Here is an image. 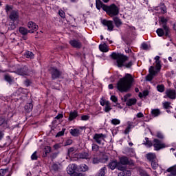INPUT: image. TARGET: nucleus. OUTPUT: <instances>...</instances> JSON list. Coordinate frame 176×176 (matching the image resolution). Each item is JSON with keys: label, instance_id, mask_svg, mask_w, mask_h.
Here are the masks:
<instances>
[{"label": "nucleus", "instance_id": "obj_1", "mask_svg": "<svg viewBox=\"0 0 176 176\" xmlns=\"http://www.w3.org/2000/svg\"><path fill=\"white\" fill-rule=\"evenodd\" d=\"M133 76H131L130 74H125V76L122 78L120 79L117 84V89L121 93H126L129 91L131 87V85L133 84Z\"/></svg>", "mask_w": 176, "mask_h": 176}, {"label": "nucleus", "instance_id": "obj_2", "mask_svg": "<svg viewBox=\"0 0 176 176\" xmlns=\"http://www.w3.org/2000/svg\"><path fill=\"white\" fill-rule=\"evenodd\" d=\"M111 57L112 58H113V60H116L117 65L120 68L122 67H126V68H130V67L133 65V62L131 61L129 62L128 63H126V62L128 60V58L124 55L113 52L111 54Z\"/></svg>", "mask_w": 176, "mask_h": 176}, {"label": "nucleus", "instance_id": "obj_3", "mask_svg": "<svg viewBox=\"0 0 176 176\" xmlns=\"http://www.w3.org/2000/svg\"><path fill=\"white\" fill-rule=\"evenodd\" d=\"M155 60V67L151 66L149 68V74L146 76V80L151 81L152 79H153V76L157 74V72H160V69H162V64L160 63V56H156L154 58Z\"/></svg>", "mask_w": 176, "mask_h": 176}, {"label": "nucleus", "instance_id": "obj_4", "mask_svg": "<svg viewBox=\"0 0 176 176\" xmlns=\"http://www.w3.org/2000/svg\"><path fill=\"white\" fill-rule=\"evenodd\" d=\"M6 11L8 14H10L9 18L10 19L11 21L13 23H16V21H19V12L16 10H12V6H6Z\"/></svg>", "mask_w": 176, "mask_h": 176}, {"label": "nucleus", "instance_id": "obj_5", "mask_svg": "<svg viewBox=\"0 0 176 176\" xmlns=\"http://www.w3.org/2000/svg\"><path fill=\"white\" fill-rule=\"evenodd\" d=\"M104 12H107V14L110 16V17H113V16H118V14H119V8H118L115 4L104 7Z\"/></svg>", "mask_w": 176, "mask_h": 176}, {"label": "nucleus", "instance_id": "obj_6", "mask_svg": "<svg viewBox=\"0 0 176 176\" xmlns=\"http://www.w3.org/2000/svg\"><path fill=\"white\" fill-rule=\"evenodd\" d=\"M130 97H131V94H127L126 95L124 96V98H122V100L124 102H126V105H128V107H131V105H135V104L137 103V99L132 98L128 100V98Z\"/></svg>", "mask_w": 176, "mask_h": 176}, {"label": "nucleus", "instance_id": "obj_7", "mask_svg": "<svg viewBox=\"0 0 176 176\" xmlns=\"http://www.w3.org/2000/svg\"><path fill=\"white\" fill-rule=\"evenodd\" d=\"M109 168H111V170H115V168H116V167L118 168V170H123L124 168V166L120 165V164H119V162H118V161L116 160H113L112 161H111L109 163Z\"/></svg>", "mask_w": 176, "mask_h": 176}, {"label": "nucleus", "instance_id": "obj_8", "mask_svg": "<svg viewBox=\"0 0 176 176\" xmlns=\"http://www.w3.org/2000/svg\"><path fill=\"white\" fill-rule=\"evenodd\" d=\"M153 146L155 151H160V149H163L164 148H166V145L164 143L160 142V140L157 139H154L153 140Z\"/></svg>", "mask_w": 176, "mask_h": 176}, {"label": "nucleus", "instance_id": "obj_9", "mask_svg": "<svg viewBox=\"0 0 176 176\" xmlns=\"http://www.w3.org/2000/svg\"><path fill=\"white\" fill-rule=\"evenodd\" d=\"M105 138H107V135L102 133H96L94 135V140L99 144H102V142L105 141Z\"/></svg>", "mask_w": 176, "mask_h": 176}, {"label": "nucleus", "instance_id": "obj_10", "mask_svg": "<svg viewBox=\"0 0 176 176\" xmlns=\"http://www.w3.org/2000/svg\"><path fill=\"white\" fill-rule=\"evenodd\" d=\"M165 94L164 98H170V100H175L176 98V92L175 89H166Z\"/></svg>", "mask_w": 176, "mask_h": 176}, {"label": "nucleus", "instance_id": "obj_11", "mask_svg": "<svg viewBox=\"0 0 176 176\" xmlns=\"http://www.w3.org/2000/svg\"><path fill=\"white\" fill-rule=\"evenodd\" d=\"M101 23L105 27H107L108 31H113V28L115 25H113V22L112 21H108L107 19H102Z\"/></svg>", "mask_w": 176, "mask_h": 176}, {"label": "nucleus", "instance_id": "obj_12", "mask_svg": "<svg viewBox=\"0 0 176 176\" xmlns=\"http://www.w3.org/2000/svg\"><path fill=\"white\" fill-rule=\"evenodd\" d=\"M163 28H164V30L162 28H159L157 30L156 32H157L158 36H163V35H164V34H165L166 36H168V31H169L168 27H167V25H166L164 24V25H163Z\"/></svg>", "mask_w": 176, "mask_h": 176}, {"label": "nucleus", "instance_id": "obj_13", "mask_svg": "<svg viewBox=\"0 0 176 176\" xmlns=\"http://www.w3.org/2000/svg\"><path fill=\"white\" fill-rule=\"evenodd\" d=\"M69 45L75 49H80V47H82V43L79 40L76 39L70 40Z\"/></svg>", "mask_w": 176, "mask_h": 176}, {"label": "nucleus", "instance_id": "obj_14", "mask_svg": "<svg viewBox=\"0 0 176 176\" xmlns=\"http://www.w3.org/2000/svg\"><path fill=\"white\" fill-rule=\"evenodd\" d=\"M28 28H29V32L30 34L34 33V31H37L38 30V25H36V24L32 21H30L28 23Z\"/></svg>", "mask_w": 176, "mask_h": 176}, {"label": "nucleus", "instance_id": "obj_15", "mask_svg": "<svg viewBox=\"0 0 176 176\" xmlns=\"http://www.w3.org/2000/svg\"><path fill=\"white\" fill-rule=\"evenodd\" d=\"M75 171H78V166L75 164H69L67 168L68 174H74Z\"/></svg>", "mask_w": 176, "mask_h": 176}, {"label": "nucleus", "instance_id": "obj_16", "mask_svg": "<svg viewBox=\"0 0 176 176\" xmlns=\"http://www.w3.org/2000/svg\"><path fill=\"white\" fill-rule=\"evenodd\" d=\"M16 72H17L18 75H21L22 76H24L25 75H28V67L25 66L21 69H19L16 71Z\"/></svg>", "mask_w": 176, "mask_h": 176}, {"label": "nucleus", "instance_id": "obj_17", "mask_svg": "<svg viewBox=\"0 0 176 176\" xmlns=\"http://www.w3.org/2000/svg\"><path fill=\"white\" fill-rule=\"evenodd\" d=\"M51 74L52 75L53 79L59 78L60 75V72H58V70H57V69H56L54 67L51 68Z\"/></svg>", "mask_w": 176, "mask_h": 176}, {"label": "nucleus", "instance_id": "obj_18", "mask_svg": "<svg viewBox=\"0 0 176 176\" xmlns=\"http://www.w3.org/2000/svg\"><path fill=\"white\" fill-rule=\"evenodd\" d=\"M118 164H120V166H126V164H130V161H129V158H127L126 157H120V162H118Z\"/></svg>", "mask_w": 176, "mask_h": 176}, {"label": "nucleus", "instance_id": "obj_19", "mask_svg": "<svg viewBox=\"0 0 176 176\" xmlns=\"http://www.w3.org/2000/svg\"><path fill=\"white\" fill-rule=\"evenodd\" d=\"M121 172L118 173V176H131V171L126 170V167L122 170H120Z\"/></svg>", "mask_w": 176, "mask_h": 176}, {"label": "nucleus", "instance_id": "obj_20", "mask_svg": "<svg viewBox=\"0 0 176 176\" xmlns=\"http://www.w3.org/2000/svg\"><path fill=\"white\" fill-rule=\"evenodd\" d=\"M156 10L158 11V13H162L164 14L166 12H167V9L166 8V6L164 4L162 3L158 7H157Z\"/></svg>", "mask_w": 176, "mask_h": 176}, {"label": "nucleus", "instance_id": "obj_21", "mask_svg": "<svg viewBox=\"0 0 176 176\" xmlns=\"http://www.w3.org/2000/svg\"><path fill=\"white\" fill-rule=\"evenodd\" d=\"M99 49L100 52H103L104 53H107L109 51V48H108V45L106 43L100 44L99 45Z\"/></svg>", "mask_w": 176, "mask_h": 176}, {"label": "nucleus", "instance_id": "obj_22", "mask_svg": "<svg viewBox=\"0 0 176 176\" xmlns=\"http://www.w3.org/2000/svg\"><path fill=\"white\" fill-rule=\"evenodd\" d=\"M89 170V166L87 165L82 164L80 165L78 167H77V171H87Z\"/></svg>", "mask_w": 176, "mask_h": 176}, {"label": "nucleus", "instance_id": "obj_23", "mask_svg": "<svg viewBox=\"0 0 176 176\" xmlns=\"http://www.w3.org/2000/svg\"><path fill=\"white\" fill-rule=\"evenodd\" d=\"M96 8L100 10V9H102L104 10V8L107 7V5H104V3H102L100 0H96Z\"/></svg>", "mask_w": 176, "mask_h": 176}, {"label": "nucleus", "instance_id": "obj_24", "mask_svg": "<svg viewBox=\"0 0 176 176\" xmlns=\"http://www.w3.org/2000/svg\"><path fill=\"white\" fill-rule=\"evenodd\" d=\"M146 159L152 162L156 159V155L153 153H149L146 154Z\"/></svg>", "mask_w": 176, "mask_h": 176}, {"label": "nucleus", "instance_id": "obj_25", "mask_svg": "<svg viewBox=\"0 0 176 176\" xmlns=\"http://www.w3.org/2000/svg\"><path fill=\"white\" fill-rule=\"evenodd\" d=\"M167 173H170V175H176V166H171L166 170Z\"/></svg>", "mask_w": 176, "mask_h": 176}, {"label": "nucleus", "instance_id": "obj_26", "mask_svg": "<svg viewBox=\"0 0 176 176\" xmlns=\"http://www.w3.org/2000/svg\"><path fill=\"white\" fill-rule=\"evenodd\" d=\"M19 31L20 34H21V35H27V34H28V32H30V31L24 27H20L19 29Z\"/></svg>", "mask_w": 176, "mask_h": 176}, {"label": "nucleus", "instance_id": "obj_27", "mask_svg": "<svg viewBox=\"0 0 176 176\" xmlns=\"http://www.w3.org/2000/svg\"><path fill=\"white\" fill-rule=\"evenodd\" d=\"M77 116H78L77 111H72L69 113V120L70 121L74 120V119H76Z\"/></svg>", "mask_w": 176, "mask_h": 176}, {"label": "nucleus", "instance_id": "obj_28", "mask_svg": "<svg viewBox=\"0 0 176 176\" xmlns=\"http://www.w3.org/2000/svg\"><path fill=\"white\" fill-rule=\"evenodd\" d=\"M70 133L74 137H78V135L80 134V131L78 129H71Z\"/></svg>", "mask_w": 176, "mask_h": 176}, {"label": "nucleus", "instance_id": "obj_29", "mask_svg": "<svg viewBox=\"0 0 176 176\" xmlns=\"http://www.w3.org/2000/svg\"><path fill=\"white\" fill-rule=\"evenodd\" d=\"M151 115L155 118H156V116H159V115H160V110L159 109H151Z\"/></svg>", "mask_w": 176, "mask_h": 176}, {"label": "nucleus", "instance_id": "obj_30", "mask_svg": "<svg viewBox=\"0 0 176 176\" xmlns=\"http://www.w3.org/2000/svg\"><path fill=\"white\" fill-rule=\"evenodd\" d=\"M113 21H114L116 26L118 28L120 27V25H122V21L118 17H114Z\"/></svg>", "mask_w": 176, "mask_h": 176}, {"label": "nucleus", "instance_id": "obj_31", "mask_svg": "<svg viewBox=\"0 0 176 176\" xmlns=\"http://www.w3.org/2000/svg\"><path fill=\"white\" fill-rule=\"evenodd\" d=\"M105 171H107V167L102 168L96 176H105Z\"/></svg>", "mask_w": 176, "mask_h": 176}, {"label": "nucleus", "instance_id": "obj_32", "mask_svg": "<svg viewBox=\"0 0 176 176\" xmlns=\"http://www.w3.org/2000/svg\"><path fill=\"white\" fill-rule=\"evenodd\" d=\"M111 109H112V107H111V103L109 102H107L104 109V112H109Z\"/></svg>", "mask_w": 176, "mask_h": 176}, {"label": "nucleus", "instance_id": "obj_33", "mask_svg": "<svg viewBox=\"0 0 176 176\" xmlns=\"http://www.w3.org/2000/svg\"><path fill=\"white\" fill-rule=\"evenodd\" d=\"M24 56L26 57V58H34V54L32 52L27 51Z\"/></svg>", "mask_w": 176, "mask_h": 176}, {"label": "nucleus", "instance_id": "obj_34", "mask_svg": "<svg viewBox=\"0 0 176 176\" xmlns=\"http://www.w3.org/2000/svg\"><path fill=\"white\" fill-rule=\"evenodd\" d=\"M144 145H146V146H148V148H151V146H152L153 144H152V142L149 141V139L148 138H146Z\"/></svg>", "mask_w": 176, "mask_h": 176}, {"label": "nucleus", "instance_id": "obj_35", "mask_svg": "<svg viewBox=\"0 0 176 176\" xmlns=\"http://www.w3.org/2000/svg\"><path fill=\"white\" fill-rule=\"evenodd\" d=\"M80 159H89V153H82L80 154Z\"/></svg>", "mask_w": 176, "mask_h": 176}, {"label": "nucleus", "instance_id": "obj_36", "mask_svg": "<svg viewBox=\"0 0 176 176\" xmlns=\"http://www.w3.org/2000/svg\"><path fill=\"white\" fill-rule=\"evenodd\" d=\"M32 103H28L25 106V109L28 110V112H30V111H32Z\"/></svg>", "mask_w": 176, "mask_h": 176}, {"label": "nucleus", "instance_id": "obj_37", "mask_svg": "<svg viewBox=\"0 0 176 176\" xmlns=\"http://www.w3.org/2000/svg\"><path fill=\"white\" fill-rule=\"evenodd\" d=\"M156 137L160 138V140H163V138H164V134H163L161 131H157Z\"/></svg>", "mask_w": 176, "mask_h": 176}, {"label": "nucleus", "instance_id": "obj_38", "mask_svg": "<svg viewBox=\"0 0 176 176\" xmlns=\"http://www.w3.org/2000/svg\"><path fill=\"white\" fill-rule=\"evenodd\" d=\"M157 90H158V91H160V93H163V91H164V85H157Z\"/></svg>", "mask_w": 176, "mask_h": 176}, {"label": "nucleus", "instance_id": "obj_39", "mask_svg": "<svg viewBox=\"0 0 176 176\" xmlns=\"http://www.w3.org/2000/svg\"><path fill=\"white\" fill-rule=\"evenodd\" d=\"M111 124H114L115 126H116V124H120V120L119 119H113L111 120Z\"/></svg>", "mask_w": 176, "mask_h": 176}, {"label": "nucleus", "instance_id": "obj_40", "mask_svg": "<svg viewBox=\"0 0 176 176\" xmlns=\"http://www.w3.org/2000/svg\"><path fill=\"white\" fill-rule=\"evenodd\" d=\"M5 80L8 82V83H11L13 82V78H12V77H10V76L9 75H6L5 76Z\"/></svg>", "mask_w": 176, "mask_h": 176}, {"label": "nucleus", "instance_id": "obj_41", "mask_svg": "<svg viewBox=\"0 0 176 176\" xmlns=\"http://www.w3.org/2000/svg\"><path fill=\"white\" fill-rule=\"evenodd\" d=\"M108 162V156L103 155L102 158H100V163H107Z\"/></svg>", "mask_w": 176, "mask_h": 176}, {"label": "nucleus", "instance_id": "obj_42", "mask_svg": "<svg viewBox=\"0 0 176 176\" xmlns=\"http://www.w3.org/2000/svg\"><path fill=\"white\" fill-rule=\"evenodd\" d=\"M51 151H52V148L49 146H45L44 148V152L45 155H47V153H50Z\"/></svg>", "mask_w": 176, "mask_h": 176}, {"label": "nucleus", "instance_id": "obj_43", "mask_svg": "<svg viewBox=\"0 0 176 176\" xmlns=\"http://www.w3.org/2000/svg\"><path fill=\"white\" fill-rule=\"evenodd\" d=\"M98 163H101V159L95 157L93 159V164H98Z\"/></svg>", "mask_w": 176, "mask_h": 176}, {"label": "nucleus", "instance_id": "obj_44", "mask_svg": "<svg viewBox=\"0 0 176 176\" xmlns=\"http://www.w3.org/2000/svg\"><path fill=\"white\" fill-rule=\"evenodd\" d=\"M99 148L100 147L98 146V145L96 144H92V151H94V152H97Z\"/></svg>", "mask_w": 176, "mask_h": 176}, {"label": "nucleus", "instance_id": "obj_45", "mask_svg": "<svg viewBox=\"0 0 176 176\" xmlns=\"http://www.w3.org/2000/svg\"><path fill=\"white\" fill-rule=\"evenodd\" d=\"M151 166L153 168V170H156V168H157V167H159V164H157V162H151Z\"/></svg>", "mask_w": 176, "mask_h": 176}, {"label": "nucleus", "instance_id": "obj_46", "mask_svg": "<svg viewBox=\"0 0 176 176\" xmlns=\"http://www.w3.org/2000/svg\"><path fill=\"white\" fill-rule=\"evenodd\" d=\"M58 14L62 19H65V12H64V11L62 10L58 11Z\"/></svg>", "mask_w": 176, "mask_h": 176}, {"label": "nucleus", "instance_id": "obj_47", "mask_svg": "<svg viewBox=\"0 0 176 176\" xmlns=\"http://www.w3.org/2000/svg\"><path fill=\"white\" fill-rule=\"evenodd\" d=\"M74 152H75V148L74 147H71L68 150V155L71 157V156H72V153H74Z\"/></svg>", "mask_w": 176, "mask_h": 176}, {"label": "nucleus", "instance_id": "obj_48", "mask_svg": "<svg viewBox=\"0 0 176 176\" xmlns=\"http://www.w3.org/2000/svg\"><path fill=\"white\" fill-rule=\"evenodd\" d=\"M72 144V140L68 139L65 142L64 146H67V145H71Z\"/></svg>", "mask_w": 176, "mask_h": 176}, {"label": "nucleus", "instance_id": "obj_49", "mask_svg": "<svg viewBox=\"0 0 176 176\" xmlns=\"http://www.w3.org/2000/svg\"><path fill=\"white\" fill-rule=\"evenodd\" d=\"M142 49H143V50H148V49H149V45H148L146 43H142Z\"/></svg>", "mask_w": 176, "mask_h": 176}, {"label": "nucleus", "instance_id": "obj_50", "mask_svg": "<svg viewBox=\"0 0 176 176\" xmlns=\"http://www.w3.org/2000/svg\"><path fill=\"white\" fill-rule=\"evenodd\" d=\"M107 102H108V101L105 100V99L104 98L100 99V105H102V107L106 106Z\"/></svg>", "mask_w": 176, "mask_h": 176}, {"label": "nucleus", "instance_id": "obj_51", "mask_svg": "<svg viewBox=\"0 0 176 176\" xmlns=\"http://www.w3.org/2000/svg\"><path fill=\"white\" fill-rule=\"evenodd\" d=\"M6 173H8V170H6V169H1L0 170V175L1 176L6 175Z\"/></svg>", "mask_w": 176, "mask_h": 176}, {"label": "nucleus", "instance_id": "obj_52", "mask_svg": "<svg viewBox=\"0 0 176 176\" xmlns=\"http://www.w3.org/2000/svg\"><path fill=\"white\" fill-rule=\"evenodd\" d=\"M32 160H36L38 159V155H36V151H35L31 156Z\"/></svg>", "mask_w": 176, "mask_h": 176}, {"label": "nucleus", "instance_id": "obj_53", "mask_svg": "<svg viewBox=\"0 0 176 176\" xmlns=\"http://www.w3.org/2000/svg\"><path fill=\"white\" fill-rule=\"evenodd\" d=\"M90 119V116L85 115L81 116V120H89Z\"/></svg>", "mask_w": 176, "mask_h": 176}, {"label": "nucleus", "instance_id": "obj_54", "mask_svg": "<svg viewBox=\"0 0 176 176\" xmlns=\"http://www.w3.org/2000/svg\"><path fill=\"white\" fill-rule=\"evenodd\" d=\"M110 100H111L113 102H118V98L115 96H111Z\"/></svg>", "mask_w": 176, "mask_h": 176}, {"label": "nucleus", "instance_id": "obj_55", "mask_svg": "<svg viewBox=\"0 0 176 176\" xmlns=\"http://www.w3.org/2000/svg\"><path fill=\"white\" fill-rule=\"evenodd\" d=\"M170 102H164L163 105H164V107L166 109H168L169 107H170Z\"/></svg>", "mask_w": 176, "mask_h": 176}, {"label": "nucleus", "instance_id": "obj_56", "mask_svg": "<svg viewBox=\"0 0 176 176\" xmlns=\"http://www.w3.org/2000/svg\"><path fill=\"white\" fill-rule=\"evenodd\" d=\"M160 20L163 24H166V23H167V19L164 17L160 18Z\"/></svg>", "mask_w": 176, "mask_h": 176}, {"label": "nucleus", "instance_id": "obj_57", "mask_svg": "<svg viewBox=\"0 0 176 176\" xmlns=\"http://www.w3.org/2000/svg\"><path fill=\"white\" fill-rule=\"evenodd\" d=\"M144 96V97H146V96H148V91H144V92H143V94H139V96L140 97H142V96Z\"/></svg>", "mask_w": 176, "mask_h": 176}, {"label": "nucleus", "instance_id": "obj_58", "mask_svg": "<svg viewBox=\"0 0 176 176\" xmlns=\"http://www.w3.org/2000/svg\"><path fill=\"white\" fill-rule=\"evenodd\" d=\"M131 129V126H129L124 131V134H129L130 133V130Z\"/></svg>", "mask_w": 176, "mask_h": 176}, {"label": "nucleus", "instance_id": "obj_59", "mask_svg": "<svg viewBox=\"0 0 176 176\" xmlns=\"http://www.w3.org/2000/svg\"><path fill=\"white\" fill-rule=\"evenodd\" d=\"M24 85L27 86V87H28V86H30V85H31V81H30V80H26L24 82Z\"/></svg>", "mask_w": 176, "mask_h": 176}, {"label": "nucleus", "instance_id": "obj_60", "mask_svg": "<svg viewBox=\"0 0 176 176\" xmlns=\"http://www.w3.org/2000/svg\"><path fill=\"white\" fill-rule=\"evenodd\" d=\"M62 135H64V131H60L56 134V137H61Z\"/></svg>", "mask_w": 176, "mask_h": 176}, {"label": "nucleus", "instance_id": "obj_61", "mask_svg": "<svg viewBox=\"0 0 176 176\" xmlns=\"http://www.w3.org/2000/svg\"><path fill=\"white\" fill-rule=\"evenodd\" d=\"M63 114H61V113H59V114H58L57 116H56V117L55 118V119H63Z\"/></svg>", "mask_w": 176, "mask_h": 176}, {"label": "nucleus", "instance_id": "obj_62", "mask_svg": "<svg viewBox=\"0 0 176 176\" xmlns=\"http://www.w3.org/2000/svg\"><path fill=\"white\" fill-rule=\"evenodd\" d=\"M54 149H58L59 148H61V144H56L54 145Z\"/></svg>", "mask_w": 176, "mask_h": 176}, {"label": "nucleus", "instance_id": "obj_63", "mask_svg": "<svg viewBox=\"0 0 176 176\" xmlns=\"http://www.w3.org/2000/svg\"><path fill=\"white\" fill-rule=\"evenodd\" d=\"M137 118H144V113L140 112L136 115Z\"/></svg>", "mask_w": 176, "mask_h": 176}, {"label": "nucleus", "instance_id": "obj_64", "mask_svg": "<svg viewBox=\"0 0 176 176\" xmlns=\"http://www.w3.org/2000/svg\"><path fill=\"white\" fill-rule=\"evenodd\" d=\"M71 176H78L79 175L77 173H73L72 174H70Z\"/></svg>", "mask_w": 176, "mask_h": 176}]
</instances>
